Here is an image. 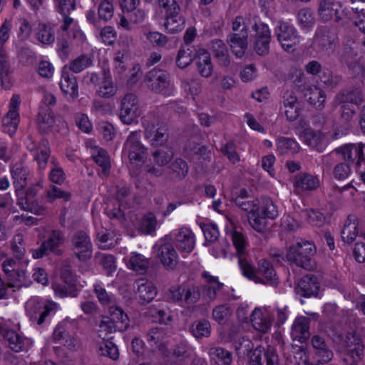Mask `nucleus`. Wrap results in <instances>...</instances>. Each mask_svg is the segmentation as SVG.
<instances>
[{
	"mask_svg": "<svg viewBox=\"0 0 365 365\" xmlns=\"http://www.w3.org/2000/svg\"><path fill=\"white\" fill-rule=\"evenodd\" d=\"M227 237L232 241L239 257V265L242 274L256 283H262L275 286L278 283V276L273 266L267 260L262 259L258 262V268L255 269L245 259L241 257L246 250V242L242 234L237 231L231 220L225 225Z\"/></svg>",
	"mask_w": 365,
	"mask_h": 365,
	"instance_id": "obj_1",
	"label": "nucleus"
},
{
	"mask_svg": "<svg viewBox=\"0 0 365 365\" xmlns=\"http://www.w3.org/2000/svg\"><path fill=\"white\" fill-rule=\"evenodd\" d=\"M245 196L246 192L242 191L236 199V205L248 212V220L252 227L257 232H262L267 225V218L277 217V208L271 199L245 200Z\"/></svg>",
	"mask_w": 365,
	"mask_h": 365,
	"instance_id": "obj_2",
	"label": "nucleus"
},
{
	"mask_svg": "<svg viewBox=\"0 0 365 365\" xmlns=\"http://www.w3.org/2000/svg\"><path fill=\"white\" fill-rule=\"evenodd\" d=\"M232 34L239 33L241 35L248 34L250 29L255 32V49L259 55H264L268 52L270 41V31L267 25L257 23L255 19L246 16H237L232 21Z\"/></svg>",
	"mask_w": 365,
	"mask_h": 365,
	"instance_id": "obj_3",
	"label": "nucleus"
},
{
	"mask_svg": "<svg viewBox=\"0 0 365 365\" xmlns=\"http://www.w3.org/2000/svg\"><path fill=\"white\" fill-rule=\"evenodd\" d=\"M29 260L12 259H6L2 264V269L12 287H28L32 284V279L27 271Z\"/></svg>",
	"mask_w": 365,
	"mask_h": 365,
	"instance_id": "obj_4",
	"label": "nucleus"
},
{
	"mask_svg": "<svg viewBox=\"0 0 365 365\" xmlns=\"http://www.w3.org/2000/svg\"><path fill=\"white\" fill-rule=\"evenodd\" d=\"M58 308V304L54 302L38 297H31L25 305L26 314L39 325L43 323L49 314L56 312Z\"/></svg>",
	"mask_w": 365,
	"mask_h": 365,
	"instance_id": "obj_5",
	"label": "nucleus"
},
{
	"mask_svg": "<svg viewBox=\"0 0 365 365\" xmlns=\"http://www.w3.org/2000/svg\"><path fill=\"white\" fill-rule=\"evenodd\" d=\"M316 247L311 242L300 240L289 246L287 258L297 265L306 267L307 263L316 253Z\"/></svg>",
	"mask_w": 365,
	"mask_h": 365,
	"instance_id": "obj_6",
	"label": "nucleus"
},
{
	"mask_svg": "<svg viewBox=\"0 0 365 365\" xmlns=\"http://www.w3.org/2000/svg\"><path fill=\"white\" fill-rule=\"evenodd\" d=\"M110 318L103 317L99 324L98 331L112 333L115 331H124L129 325L128 315L119 307L110 309Z\"/></svg>",
	"mask_w": 365,
	"mask_h": 365,
	"instance_id": "obj_7",
	"label": "nucleus"
},
{
	"mask_svg": "<svg viewBox=\"0 0 365 365\" xmlns=\"http://www.w3.org/2000/svg\"><path fill=\"white\" fill-rule=\"evenodd\" d=\"M275 34L282 48L287 52L294 51L299 43L294 27L288 22H279L275 29Z\"/></svg>",
	"mask_w": 365,
	"mask_h": 365,
	"instance_id": "obj_8",
	"label": "nucleus"
},
{
	"mask_svg": "<svg viewBox=\"0 0 365 365\" xmlns=\"http://www.w3.org/2000/svg\"><path fill=\"white\" fill-rule=\"evenodd\" d=\"M138 133H131L124 146L123 155L129 158L131 165L140 167L143 164L144 148L139 142Z\"/></svg>",
	"mask_w": 365,
	"mask_h": 365,
	"instance_id": "obj_9",
	"label": "nucleus"
},
{
	"mask_svg": "<svg viewBox=\"0 0 365 365\" xmlns=\"http://www.w3.org/2000/svg\"><path fill=\"white\" fill-rule=\"evenodd\" d=\"M200 294L195 288H190L185 284L174 285L167 293L168 300L173 302L194 303L200 298Z\"/></svg>",
	"mask_w": 365,
	"mask_h": 365,
	"instance_id": "obj_10",
	"label": "nucleus"
},
{
	"mask_svg": "<svg viewBox=\"0 0 365 365\" xmlns=\"http://www.w3.org/2000/svg\"><path fill=\"white\" fill-rule=\"evenodd\" d=\"M25 144L37 161L39 168L44 169L50 156V147L48 140L42 138L36 143L31 138H28Z\"/></svg>",
	"mask_w": 365,
	"mask_h": 365,
	"instance_id": "obj_11",
	"label": "nucleus"
},
{
	"mask_svg": "<svg viewBox=\"0 0 365 365\" xmlns=\"http://www.w3.org/2000/svg\"><path fill=\"white\" fill-rule=\"evenodd\" d=\"M273 319L272 310L267 307L255 308L251 315L253 327L262 333H266L270 330Z\"/></svg>",
	"mask_w": 365,
	"mask_h": 365,
	"instance_id": "obj_12",
	"label": "nucleus"
},
{
	"mask_svg": "<svg viewBox=\"0 0 365 365\" xmlns=\"http://www.w3.org/2000/svg\"><path fill=\"white\" fill-rule=\"evenodd\" d=\"M20 98L14 95L9 103V110L2 120V126L6 133L12 135L17 130L19 123L18 108L20 106Z\"/></svg>",
	"mask_w": 365,
	"mask_h": 365,
	"instance_id": "obj_13",
	"label": "nucleus"
},
{
	"mask_svg": "<svg viewBox=\"0 0 365 365\" xmlns=\"http://www.w3.org/2000/svg\"><path fill=\"white\" fill-rule=\"evenodd\" d=\"M361 102V94L359 92L348 93L342 101L341 106V119L349 128L354 119L357 105Z\"/></svg>",
	"mask_w": 365,
	"mask_h": 365,
	"instance_id": "obj_14",
	"label": "nucleus"
},
{
	"mask_svg": "<svg viewBox=\"0 0 365 365\" xmlns=\"http://www.w3.org/2000/svg\"><path fill=\"white\" fill-rule=\"evenodd\" d=\"M73 252L81 261H86L93 254L90 238L85 232L76 234L73 239Z\"/></svg>",
	"mask_w": 365,
	"mask_h": 365,
	"instance_id": "obj_15",
	"label": "nucleus"
},
{
	"mask_svg": "<svg viewBox=\"0 0 365 365\" xmlns=\"http://www.w3.org/2000/svg\"><path fill=\"white\" fill-rule=\"evenodd\" d=\"M319 11L322 18L326 21L334 18L339 21L348 17L346 9L339 2L324 1L321 3Z\"/></svg>",
	"mask_w": 365,
	"mask_h": 365,
	"instance_id": "obj_16",
	"label": "nucleus"
},
{
	"mask_svg": "<svg viewBox=\"0 0 365 365\" xmlns=\"http://www.w3.org/2000/svg\"><path fill=\"white\" fill-rule=\"evenodd\" d=\"M138 115L136 97L133 94L126 95L122 100L120 118L125 124H131Z\"/></svg>",
	"mask_w": 365,
	"mask_h": 365,
	"instance_id": "obj_17",
	"label": "nucleus"
},
{
	"mask_svg": "<svg viewBox=\"0 0 365 365\" xmlns=\"http://www.w3.org/2000/svg\"><path fill=\"white\" fill-rule=\"evenodd\" d=\"M123 261L128 269L138 274L145 273L150 267V259L136 252H130Z\"/></svg>",
	"mask_w": 365,
	"mask_h": 365,
	"instance_id": "obj_18",
	"label": "nucleus"
},
{
	"mask_svg": "<svg viewBox=\"0 0 365 365\" xmlns=\"http://www.w3.org/2000/svg\"><path fill=\"white\" fill-rule=\"evenodd\" d=\"M173 156L170 150H160L155 152L153 155V165L148 166V171L155 176L162 175L167 170L166 165L170 162Z\"/></svg>",
	"mask_w": 365,
	"mask_h": 365,
	"instance_id": "obj_19",
	"label": "nucleus"
},
{
	"mask_svg": "<svg viewBox=\"0 0 365 365\" xmlns=\"http://www.w3.org/2000/svg\"><path fill=\"white\" fill-rule=\"evenodd\" d=\"M175 244L182 252H192L195 244V235L192 230L186 227L180 228L176 235Z\"/></svg>",
	"mask_w": 365,
	"mask_h": 365,
	"instance_id": "obj_20",
	"label": "nucleus"
},
{
	"mask_svg": "<svg viewBox=\"0 0 365 365\" xmlns=\"http://www.w3.org/2000/svg\"><path fill=\"white\" fill-rule=\"evenodd\" d=\"M61 91L72 99L78 96V87L76 77L70 74L67 68L62 70L61 78L59 82Z\"/></svg>",
	"mask_w": 365,
	"mask_h": 365,
	"instance_id": "obj_21",
	"label": "nucleus"
},
{
	"mask_svg": "<svg viewBox=\"0 0 365 365\" xmlns=\"http://www.w3.org/2000/svg\"><path fill=\"white\" fill-rule=\"evenodd\" d=\"M98 339L96 340V351L98 354L109 356L112 359L118 358V350L117 346L110 341L108 336V333L99 332Z\"/></svg>",
	"mask_w": 365,
	"mask_h": 365,
	"instance_id": "obj_22",
	"label": "nucleus"
},
{
	"mask_svg": "<svg viewBox=\"0 0 365 365\" xmlns=\"http://www.w3.org/2000/svg\"><path fill=\"white\" fill-rule=\"evenodd\" d=\"M4 338L8 347L15 352L26 350L32 344L29 339L24 338L18 333L9 330L4 334Z\"/></svg>",
	"mask_w": 365,
	"mask_h": 365,
	"instance_id": "obj_23",
	"label": "nucleus"
},
{
	"mask_svg": "<svg viewBox=\"0 0 365 365\" xmlns=\"http://www.w3.org/2000/svg\"><path fill=\"white\" fill-rule=\"evenodd\" d=\"M298 292L306 297H317L321 292V286L316 277L305 276L298 284Z\"/></svg>",
	"mask_w": 365,
	"mask_h": 365,
	"instance_id": "obj_24",
	"label": "nucleus"
},
{
	"mask_svg": "<svg viewBox=\"0 0 365 365\" xmlns=\"http://www.w3.org/2000/svg\"><path fill=\"white\" fill-rule=\"evenodd\" d=\"M136 297L141 304L151 302L157 294V290L154 284L148 280L139 279L136 282Z\"/></svg>",
	"mask_w": 365,
	"mask_h": 365,
	"instance_id": "obj_25",
	"label": "nucleus"
},
{
	"mask_svg": "<svg viewBox=\"0 0 365 365\" xmlns=\"http://www.w3.org/2000/svg\"><path fill=\"white\" fill-rule=\"evenodd\" d=\"M58 123L60 126H64L65 123L60 118H56L53 113L49 108H41L38 117V128L46 132L53 128L56 123Z\"/></svg>",
	"mask_w": 365,
	"mask_h": 365,
	"instance_id": "obj_26",
	"label": "nucleus"
},
{
	"mask_svg": "<svg viewBox=\"0 0 365 365\" xmlns=\"http://www.w3.org/2000/svg\"><path fill=\"white\" fill-rule=\"evenodd\" d=\"M195 63L197 71L205 78L211 76L213 71V66L211 62L210 53L204 49L197 51Z\"/></svg>",
	"mask_w": 365,
	"mask_h": 365,
	"instance_id": "obj_27",
	"label": "nucleus"
},
{
	"mask_svg": "<svg viewBox=\"0 0 365 365\" xmlns=\"http://www.w3.org/2000/svg\"><path fill=\"white\" fill-rule=\"evenodd\" d=\"M248 34L241 35L239 33L231 34L227 38L232 53L237 58H241L247 48Z\"/></svg>",
	"mask_w": 365,
	"mask_h": 365,
	"instance_id": "obj_28",
	"label": "nucleus"
},
{
	"mask_svg": "<svg viewBox=\"0 0 365 365\" xmlns=\"http://www.w3.org/2000/svg\"><path fill=\"white\" fill-rule=\"evenodd\" d=\"M364 148L362 143L349 144L339 148V150L345 160L351 163L356 160V164L360 165L364 160Z\"/></svg>",
	"mask_w": 365,
	"mask_h": 365,
	"instance_id": "obj_29",
	"label": "nucleus"
},
{
	"mask_svg": "<svg viewBox=\"0 0 365 365\" xmlns=\"http://www.w3.org/2000/svg\"><path fill=\"white\" fill-rule=\"evenodd\" d=\"M300 138L304 143L319 152H322L327 145V141L321 133L314 132L310 129L301 133Z\"/></svg>",
	"mask_w": 365,
	"mask_h": 365,
	"instance_id": "obj_30",
	"label": "nucleus"
},
{
	"mask_svg": "<svg viewBox=\"0 0 365 365\" xmlns=\"http://www.w3.org/2000/svg\"><path fill=\"white\" fill-rule=\"evenodd\" d=\"M304 96L316 108L321 109L324 106L326 101L325 93L316 86H308L304 90Z\"/></svg>",
	"mask_w": 365,
	"mask_h": 365,
	"instance_id": "obj_31",
	"label": "nucleus"
},
{
	"mask_svg": "<svg viewBox=\"0 0 365 365\" xmlns=\"http://www.w3.org/2000/svg\"><path fill=\"white\" fill-rule=\"evenodd\" d=\"M158 257L163 266L168 269L174 268L178 263V255L170 244H164L160 246Z\"/></svg>",
	"mask_w": 365,
	"mask_h": 365,
	"instance_id": "obj_32",
	"label": "nucleus"
},
{
	"mask_svg": "<svg viewBox=\"0 0 365 365\" xmlns=\"http://www.w3.org/2000/svg\"><path fill=\"white\" fill-rule=\"evenodd\" d=\"M309 319L305 317H297L292 326V336L294 340L303 342L309 337Z\"/></svg>",
	"mask_w": 365,
	"mask_h": 365,
	"instance_id": "obj_33",
	"label": "nucleus"
},
{
	"mask_svg": "<svg viewBox=\"0 0 365 365\" xmlns=\"http://www.w3.org/2000/svg\"><path fill=\"white\" fill-rule=\"evenodd\" d=\"M180 11L175 0H158L155 6L156 18H165Z\"/></svg>",
	"mask_w": 365,
	"mask_h": 365,
	"instance_id": "obj_34",
	"label": "nucleus"
},
{
	"mask_svg": "<svg viewBox=\"0 0 365 365\" xmlns=\"http://www.w3.org/2000/svg\"><path fill=\"white\" fill-rule=\"evenodd\" d=\"M346 351L354 360L360 359L363 355L364 346L359 337L354 334L347 336Z\"/></svg>",
	"mask_w": 365,
	"mask_h": 365,
	"instance_id": "obj_35",
	"label": "nucleus"
},
{
	"mask_svg": "<svg viewBox=\"0 0 365 365\" xmlns=\"http://www.w3.org/2000/svg\"><path fill=\"white\" fill-rule=\"evenodd\" d=\"M358 222L355 218H348L341 230V239L346 243H351L359 236Z\"/></svg>",
	"mask_w": 365,
	"mask_h": 365,
	"instance_id": "obj_36",
	"label": "nucleus"
},
{
	"mask_svg": "<svg viewBox=\"0 0 365 365\" xmlns=\"http://www.w3.org/2000/svg\"><path fill=\"white\" fill-rule=\"evenodd\" d=\"M164 19V26L168 33L175 34L183 30L185 21L180 14V11L168 16Z\"/></svg>",
	"mask_w": 365,
	"mask_h": 365,
	"instance_id": "obj_37",
	"label": "nucleus"
},
{
	"mask_svg": "<svg viewBox=\"0 0 365 365\" xmlns=\"http://www.w3.org/2000/svg\"><path fill=\"white\" fill-rule=\"evenodd\" d=\"M145 136L153 145L162 144L167 138L165 129L162 126L146 128Z\"/></svg>",
	"mask_w": 365,
	"mask_h": 365,
	"instance_id": "obj_38",
	"label": "nucleus"
},
{
	"mask_svg": "<svg viewBox=\"0 0 365 365\" xmlns=\"http://www.w3.org/2000/svg\"><path fill=\"white\" fill-rule=\"evenodd\" d=\"M97 240L100 248L107 250L113 247L118 242L114 231L102 230L97 233Z\"/></svg>",
	"mask_w": 365,
	"mask_h": 365,
	"instance_id": "obj_39",
	"label": "nucleus"
},
{
	"mask_svg": "<svg viewBox=\"0 0 365 365\" xmlns=\"http://www.w3.org/2000/svg\"><path fill=\"white\" fill-rule=\"evenodd\" d=\"M91 155L96 163L102 168L103 173L105 175H108L110 164L107 153L104 150L94 146L91 148Z\"/></svg>",
	"mask_w": 365,
	"mask_h": 365,
	"instance_id": "obj_40",
	"label": "nucleus"
},
{
	"mask_svg": "<svg viewBox=\"0 0 365 365\" xmlns=\"http://www.w3.org/2000/svg\"><path fill=\"white\" fill-rule=\"evenodd\" d=\"M294 185L297 190H312L318 187L319 180L314 176L300 174L295 178Z\"/></svg>",
	"mask_w": 365,
	"mask_h": 365,
	"instance_id": "obj_41",
	"label": "nucleus"
},
{
	"mask_svg": "<svg viewBox=\"0 0 365 365\" xmlns=\"http://www.w3.org/2000/svg\"><path fill=\"white\" fill-rule=\"evenodd\" d=\"M312 345L317 351L318 361L319 362H327L332 357V353L326 349L324 340L319 336H314L312 340Z\"/></svg>",
	"mask_w": 365,
	"mask_h": 365,
	"instance_id": "obj_42",
	"label": "nucleus"
},
{
	"mask_svg": "<svg viewBox=\"0 0 365 365\" xmlns=\"http://www.w3.org/2000/svg\"><path fill=\"white\" fill-rule=\"evenodd\" d=\"M117 88L114 85L109 73L104 72L101 86L98 89L99 95L103 98H110L116 93Z\"/></svg>",
	"mask_w": 365,
	"mask_h": 365,
	"instance_id": "obj_43",
	"label": "nucleus"
},
{
	"mask_svg": "<svg viewBox=\"0 0 365 365\" xmlns=\"http://www.w3.org/2000/svg\"><path fill=\"white\" fill-rule=\"evenodd\" d=\"M98 5V17L104 21L110 20L114 14L113 0H93Z\"/></svg>",
	"mask_w": 365,
	"mask_h": 365,
	"instance_id": "obj_44",
	"label": "nucleus"
},
{
	"mask_svg": "<svg viewBox=\"0 0 365 365\" xmlns=\"http://www.w3.org/2000/svg\"><path fill=\"white\" fill-rule=\"evenodd\" d=\"M61 278L63 280L65 285L61 286L57 284L53 285V290L56 295L64 297L68 294V287L73 284V277L69 269L65 270L61 274Z\"/></svg>",
	"mask_w": 365,
	"mask_h": 365,
	"instance_id": "obj_45",
	"label": "nucleus"
},
{
	"mask_svg": "<svg viewBox=\"0 0 365 365\" xmlns=\"http://www.w3.org/2000/svg\"><path fill=\"white\" fill-rule=\"evenodd\" d=\"M36 37L43 44L53 43L55 39L53 26L50 24H39V29L36 34Z\"/></svg>",
	"mask_w": 365,
	"mask_h": 365,
	"instance_id": "obj_46",
	"label": "nucleus"
},
{
	"mask_svg": "<svg viewBox=\"0 0 365 365\" xmlns=\"http://www.w3.org/2000/svg\"><path fill=\"white\" fill-rule=\"evenodd\" d=\"M210 48L222 64L226 66L228 63V51L221 40L213 41Z\"/></svg>",
	"mask_w": 365,
	"mask_h": 365,
	"instance_id": "obj_47",
	"label": "nucleus"
},
{
	"mask_svg": "<svg viewBox=\"0 0 365 365\" xmlns=\"http://www.w3.org/2000/svg\"><path fill=\"white\" fill-rule=\"evenodd\" d=\"M210 355L217 365H229L232 361L231 354L222 348L210 349Z\"/></svg>",
	"mask_w": 365,
	"mask_h": 365,
	"instance_id": "obj_48",
	"label": "nucleus"
},
{
	"mask_svg": "<svg viewBox=\"0 0 365 365\" xmlns=\"http://www.w3.org/2000/svg\"><path fill=\"white\" fill-rule=\"evenodd\" d=\"M277 148L280 154L293 153L299 150V145L294 140L281 138L277 141Z\"/></svg>",
	"mask_w": 365,
	"mask_h": 365,
	"instance_id": "obj_49",
	"label": "nucleus"
},
{
	"mask_svg": "<svg viewBox=\"0 0 365 365\" xmlns=\"http://www.w3.org/2000/svg\"><path fill=\"white\" fill-rule=\"evenodd\" d=\"M210 324L208 321L200 320L190 327V331L196 338L207 337L210 334Z\"/></svg>",
	"mask_w": 365,
	"mask_h": 365,
	"instance_id": "obj_50",
	"label": "nucleus"
},
{
	"mask_svg": "<svg viewBox=\"0 0 365 365\" xmlns=\"http://www.w3.org/2000/svg\"><path fill=\"white\" fill-rule=\"evenodd\" d=\"M192 51L189 47H182L177 56V65L179 68H184L192 61Z\"/></svg>",
	"mask_w": 365,
	"mask_h": 365,
	"instance_id": "obj_51",
	"label": "nucleus"
},
{
	"mask_svg": "<svg viewBox=\"0 0 365 365\" xmlns=\"http://www.w3.org/2000/svg\"><path fill=\"white\" fill-rule=\"evenodd\" d=\"M157 226L155 217L153 214L149 213L142 219L139 229L143 233L150 234L155 230Z\"/></svg>",
	"mask_w": 365,
	"mask_h": 365,
	"instance_id": "obj_52",
	"label": "nucleus"
},
{
	"mask_svg": "<svg viewBox=\"0 0 365 365\" xmlns=\"http://www.w3.org/2000/svg\"><path fill=\"white\" fill-rule=\"evenodd\" d=\"M148 42L153 46H164L167 43V37L158 31H148L144 34Z\"/></svg>",
	"mask_w": 365,
	"mask_h": 365,
	"instance_id": "obj_53",
	"label": "nucleus"
},
{
	"mask_svg": "<svg viewBox=\"0 0 365 365\" xmlns=\"http://www.w3.org/2000/svg\"><path fill=\"white\" fill-rule=\"evenodd\" d=\"M19 204L22 206V208L29 210V212L36 215H41L44 212L45 208L39 205L38 202L31 201L29 195H26L25 202L24 200L19 202Z\"/></svg>",
	"mask_w": 365,
	"mask_h": 365,
	"instance_id": "obj_54",
	"label": "nucleus"
},
{
	"mask_svg": "<svg viewBox=\"0 0 365 365\" xmlns=\"http://www.w3.org/2000/svg\"><path fill=\"white\" fill-rule=\"evenodd\" d=\"M94 289L99 302L103 305H108L113 302L114 297L108 294L101 284L96 283L94 285Z\"/></svg>",
	"mask_w": 365,
	"mask_h": 365,
	"instance_id": "obj_55",
	"label": "nucleus"
},
{
	"mask_svg": "<svg viewBox=\"0 0 365 365\" xmlns=\"http://www.w3.org/2000/svg\"><path fill=\"white\" fill-rule=\"evenodd\" d=\"M201 228L207 241L212 242L218 238L220 232L216 225L207 223L203 225Z\"/></svg>",
	"mask_w": 365,
	"mask_h": 365,
	"instance_id": "obj_56",
	"label": "nucleus"
},
{
	"mask_svg": "<svg viewBox=\"0 0 365 365\" xmlns=\"http://www.w3.org/2000/svg\"><path fill=\"white\" fill-rule=\"evenodd\" d=\"M252 347L253 344L249 339L242 338L235 346V349L240 358H245L250 354Z\"/></svg>",
	"mask_w": 365,
	"mask_h": 365,
	"instance_id": "obj_57",
	"label": "nucleus"
},
{
	"mask_svg": "<svg viewBox=\"0 0 365 365\" xmlns=\"http://www.w3.org/2000/svg\"><path fill=\"white\" fill-rule=\"evenodd\" d=\"M102 42L106 45H112L116 40L117 33L112 26L104 27L100 34Z\"/></svg>",
	"mask_w": 365,
	"mask_h": 365,
	"instance_id": "obj_58",
	"label": "nucleus"
},
{
	"mask_svg": "<svg viewBox=\"0 0 365 365\" xmlns=\"http://www.w3.org/2000/svg\"><path fill=\"white\" fill-rule=\"evenodd\" d=\"M64 29H68L69 26H72L73 37L76 39L79 43H83L86 40V36L83 32L78 28V26L73 24L72 19L68 17L64 18Z\"/></svg>",
	"mask_w": 365,
	"mask_h": 365,
	"instance_id": "obj_59",
	"label": "nucleus"
},
{
	"mask_svg": "<svg viewBox=\"0 0 365 365\" xmlns=\"http://www.w3.org/2000/svg\"><path fill=\"white\" fill-rule=\"evenodd\" d=\"M298 21L304 29L312 26L314 21L312 11L307 9H301L298 14Z\"/></svg>",
	"mask_w": 365,
	"mask_h": 365,
	"instance_id": "obj_60",
	"label": "nucleus"
},
{
	"mask_svg": "<svg viewBox=\"0 0 365 365\" xmlns=\"http://www.w3.org/2000/svg\"><path fill=\"white\" fill-rule=\"evenodd\" d=\"M98 259L108 273H112L115 270V260L112 255L102 254L98 255Z\"/></svg>",
	"mask_w": 365,
	"mask_h": 365,
	"instance_id": "obj_61",
	"label": "nucleus"
},
{
	"mask_svg": "<svg viewBox=\"0 0 365 365\" xmlns=\"http://www.w3.org/2000/svg\"><path fill=\"white\" fill-rule=\"evenodd\" d=\"M37 71L41 77L49 78L53 75L54 68L49 61L42 60L38 64Z\"/></svg>",
	"mask_w": 365,
	"mask_h": 365,
	"instance_id": "obj_62",
	"label": "nucleus"
},
{
	"mask_svg": "<svg viewBox=\"0 0 365 365\" xmlns=\"http://www.w3.org/2000/svg\"><path fill=\"white\" fill-rule=\"evenodd\" d=\"M62 239L61 235L59 232H53L50 238L44 242L43 247H46L47 251L55 252L56 249L61 244Z\"/></svg>",
	"mask_w": 365,
	"mask_h": 365,
	"instance_id": "obj_63",
	"label": "nucleus"
},
{
	"mask_svg": "<svg viewBox=\"0 0 365 365\" xmlns=\"http://www.w3.org/2000/svg\"><path fill=\"white\" fill-rule=\"evenodd\" d=\"M245 119L248 126L253 130L257 131L261 133H266V127L264 124L259 122L254 115L247 113L245 115Z\"/></svg>",
	"mask_w": 365,
	"mask_h": 365,
	"instance_id": "obj_64",
	"label": "nucleus"
}]
</instances>
